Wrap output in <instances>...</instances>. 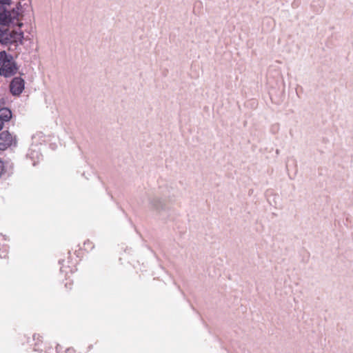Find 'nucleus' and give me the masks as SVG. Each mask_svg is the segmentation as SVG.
<instances>
[{
    "mask_svg": "<svg viewBox=\"0 0 353 353\" xmlns=\"http://www.w3.org/2000/svg\"><path fill=\"white\" fill-rule=\"evenodd\" d=\"M300 3V0H294L292 3V7L293 8H296L299 6Z\"/></svg>",
    "mask_w": 353,
    "mask_h": 353,
    "instance_id": "nucleus-10",
    "label": "nucleus"
},
{
    "mask_svg": "<svg viewBox=\"0 0 353 353\" xmlns=\"http://www.w3.org/2000/svg\"><path fill=\"white\" fill-rule=\"evenodd\" d=\"M3 122H2L1 121H0V130L3 128Z\"/></svg>",
    "mask_w": 353,
    "mask_h": 353,
    "instance_id": "nucleus-12",
    "label": "nucleus"
},
{
    "mask_svg": "<svg viewBox=\"0 0 353 353\" xmlns=\"http://www.w3.org/2000/svg\"><path fill=\"white\" fill-rule=\"evenodd\" d=\"M10 18V21L6 20V24H0V44L12 50V46L17 50L23 43L24 32L21 30L23 23L21 22L23 17Z\"/></svg>",
    "mask_w": 353,
    "mask_h": 353,
    "instance_id": "nucleus-1",
    "label": "nucleus"
},
{
    "mask_svg": "<svg viewBox=\"0 0 353 353\" xmlns=\"http://www.w3.org/2000/svg\"><path fill=\"white\" fill-rule=\"evenodd\" d=\"M25 88V81L20 77H14L10 83V90L12 95L19 96Z\"/></svg>",
    "mask_w": 353,
    "mask_h": 353,
    "instance_id": "nucleus-5",
    "label": "nucleus"
},
{
    "mask_svg": "<svg viewBox=\"0 0 353 353\" xmlns=\"http://www.w3.org/2000/svg\"><path fill=\"white\" fill-rule=\"evenodd\" d=\"M12 167L11 165H8V163L5 165V163L0 160V177L6 173H8V174L10 175L12 172Z\"/></svg>",
    "mask_w": 353,
    "mask_h": 353,
    "instance_id": "nucleus-8",
    "label": "nucleus"
},
{
    "mask_svg": "<svg viewBox=\"0 0 353 353\" xmlns=\"http://www.w3.org/2000/svg\"><path fill=\"white\" fill-rule=\"evenodd\" d=\"M34 151L33 150H30V152H29V153L28 154V155L30 158H32H32H34V157H36L37 158H38V159H39V153L37 152L35 155H34Z\"/></svg>",
    "mask_w": 353,
    "mask_h": 353,
    "instance_id": "nucleus-9",
    "label": "nucleus"
},
{
    "mask_svg": "<svg viewBox=\"0 0 353 353\" xmlns=\"http://www.w3.org/2000/svg\"><path fill=\"white\" fill-rule=\"evenodd\" d=\"M150 208L157 212L165 210V200L158 196H153L149 199Z\"/></svg>",
    "mask_w": 353,
    "mask_h": 353,
    "instance_id": "nucleus-6",
    "label": "nucleus"
},
{
    "mask_svg": "<svg viewBox=\"0 0 353 353\" xmlns=\"http://www.w3.org/2000/svg\"><path fill=\"white\" fill-rule=\"evenodd\" d=\"M12 111L8 108L2 107L0 108V121L8 122L12 118Z\"/></svg>",
    "mask_w": 353,
    "mask_h": 353,
    "instance_id": "nucleus-7",
    "label": "nucleus"
},
{
    "mask_svg": "<svg viewBox=\"0 0 353 353\" xmlns=\"http://www.w3.org/2000/svg\"><path fill=\"white\" fill-rule=\"evenodd\" d=\"M23 1H19L15 8L12 10H8L6 6L11 4V0H0V24H6L7 23L6 20L10 21V18L9 17L17 18L23 17L24 7H28V4L26 2L22 4Z\"/></svg>",
    "mask_w": 353,
    "mask_h": 353,
    "instance_id": "nucleus-2",
    "label": "nucleus"
},
{
    "mask_svg": "<svg viewBox=\"0 0 353 353\" xmlns=\"http://www.w3.org/2000/svg\"><path fill=\"white\" fill-rule=\"evenodd\" d=\"M19 68L12 54L5 50L0 52V76L4 78L12 77L17 73Z\"/></svg>",
    "mask_w": 353,
    "mask_h": 353,
    "instance_id": "nucleus-3",
    "label": "nucleus"
},
{
    "mask_svg": "<svg viewBox=\"0 0 353 353\" xmlns=\"http://www.w3.org/2000/svg\"><path fill=\"white\" fill-rule=\"evenodd\" d=\"M6 104V100L4 99H0V108Z\"/></svg>",
    "mask_w": 353,
    "mask_h": 353,
    "instance_id": "nucleus-11",
    "label": "nucleus"
},
{
    "mask_svg": "<svg viewBox=\"0 0 353 353\" xmlns=\"http://www.w3.org/2000/svg\"><path fill=\"white\" fill-rule=\"evenodd\" d=\"M17 145L16 137L10 134L8 130L0 133V150H5L10 146Z\"/></svg>",
    "mask_w": 353,
    "mask_h": 353,
    "instance_id": "nucleus-4",
    "label": "nucleus"
},
{
    "mask_svg": "<svg viewBox=\"0 0 353 353\" xmlns=\"http://www.w3.org/2000/svg\"><path fill=\"white\" fill-rule=\"evenodd\" d=\"M56 351H57V352H59V350L58 349V346L56 347Z\"/></svg>",
    "mask_w": 353,
    "mask_h": 353,
    "instance_id": "nucleus-13",
    "label": "nucleus"
}]
</instances>
